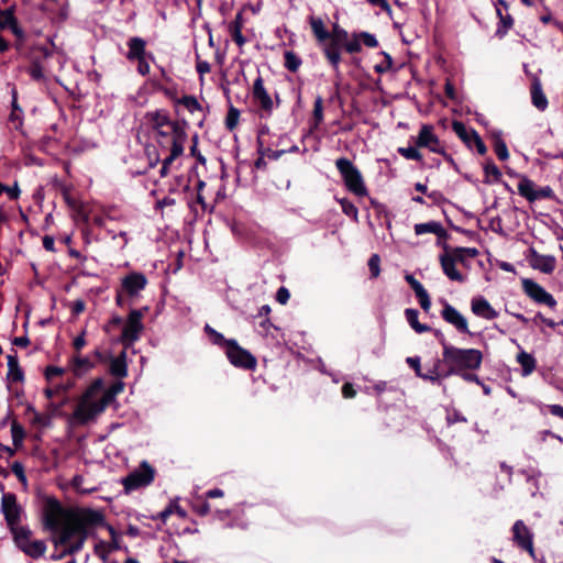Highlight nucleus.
<instances>
[{"label":"nucleus","instance_id":"obj_57","mask_svg":"<svg viewBox=\"0 0 563 563\" xmlns=\"http://www.w3.org/2000/svg\"><path fill=\"white\" fill-rule=\"evenodd\" d=\"M267 134H269L268 125L267 124H262L258 128V132H257V152L261 155H264V141H263V137L265 135H267Z\"/></svg>","mask_w":563,"mask_h":563},{"label":"nucleus","instance_id":"obj_37","mask_svg":"<svg viewBox=\"0 0 563 563\" xmlns=\"http://www.w3.org/2000/svg\"><path fill=\"white\" fill-rule=\"evenodd\" d=\"M352 41H356L361 47H362V44H364L366 47H371V48L378 46V41L375 37V35L371 34L368 32H364V31L353 32Z\"/></svg>","mask_w":563,"mask_h":563},{"label":"nucleus","instance_id":"obj_39","mask_svg":"<svg viewBox=\"0 0 563 563\" xmlns=\"http://www.w3.org/2000/svg\"><path fill=\"white\" fill-rule=\"evenodd\" d=\"M323 122V99L318 96L313 103L311 129H317Z\"/></svg>","mask_w":563,"mask_h":563},{"label":"nucleus","instance_id":"obj_2","mask_svg":"<svg viewBox=\"0 0 563 563\" xmlns=\"http://www.w3.org/2000/svg\"><path fill=\"white\" fill-rule=\"evenodd\" d=\"M443 346V362L448 365V369L443 373V377L460 374L464 371L478 369L483 362V353L477 349H460L448 344L445 339L441 340Z\"/></svg>","mask_w":563,"mask_h":563},{"label":"nucleus","instance_id":"obj_43","mask_svg":"<svg viewBox=\"0 0 563 563\" xmlns=\"http://www.w3.org/2000/svg\"><path fill=\"white\" fill-rule=\"evenodd\" d=\"M453 131L456 135L466 144L467 147L472 148V136L463 122L454 121L452 124Z\"/></svg>","mask_w":563,"mask_h":563},{"label":"nucleus","instance_id":"obj_49","mask_svg":"<svg viewBox=\"0 0 563 563\" xmlns=\"http://www.w3.org/2000/svg\"><path fill=\"white\" fill-rule=\"evenodd\" d=\"M340 205H341L343 213L346 214L347 217L352 218L355 222H357L358 210L355 207V205L347 199H342L340 201Z\"/></svg>","mask_w":563,"mask_h":563},{"label":"nucleus","instance_id":"obj_16","mask_svg":"<svg viewBox=\"0 0 563 563\" xmlns=\"http://www.w3.org/2000/svg\"><path fill=\"white\" fill-rule=\"evenodd\" d=\"M526 258L533 269L544 274H552L555 269L556 258L553 255H542L534 247H530Z\"/></svg>","mask_w":563,"mask_h":563},{"label":"nucleus","instance_id":"obj_15","mask_svg":"<svg viewBox=\"0 0 563 563\" xmlns=\"http://www.w3.org/2000/svg\"><path fill=\"white\" fill-rule=\"evenodd\" d=\"M143 313L141 310H132L129 314L126 323L123 327L121 339L124 343L131 344L140 338L143 330L141 319Z\"/></svg>","mask_w":563,"mask_h":563},{"label":"nucleus","instance_id":"obj_47","mask_svg":"<svg viewBox=\"0 0 563 563\" xmlns=\"http://www.w3.org/2000/svg\"><path fill=\"white\" fill-rule=\"evenodd\" d=\"M413 229H415V233L417 235H422L426 233L434 234V233H437V231L440 230V223L435 222V221H429L426 223H417Z\"/></svg>","mask_w":563,"mask_h":563},{"label":"nucleus","instance_id":"obj_53","mask_svg":"<svg viewBox=\"0 0 563 563\" xmlns=\"http://www.w3.org/2000/svg\"><path fill=\"white\" fill-rule=\"evenodd\" d=\"M471 136H472V146L474 145L476 147V151L479 155H485L487 152V147L483 140L481 139L479 134L474 130L471 129Z\"/></svg>","mask_w":563,"mask_h":563},{"label":"nucleus","instance_id":"obj_11","mask_svg":"<svg viewBox=\"0 0 563 563\" xmlns=\"http://www.w3.org/2000/svg\"><path fill=\"white\" fill-rule=\"evenodd\" d=\"M252 99L254 103L263 111V115L269 117L274 110V102L264 87V80L261 75L253 82Z\"/></svg>","mask_w":563,"mask_h":563},{"label":"nucleus","instance_id":"obj_63","mask_svg":"<svg viewBox=\"0 0 563 563\" xmlns=\"http://www.w3.org/2000/svg\"><path fill=\"white\" fill-rule=\"evenodd\" d=\"M289 298H290V292L286 287L282 286L280 288H278V290L276 292V300L280 305H286L288 302Z\"/></svg>","mask_w":563,"mask_h":563},{"label":"nucleus","instance_id":"obj_32","mask_svg":"<svg viewBox=\"0 0 563 563\" xmlns=\"http://www.w3.org/2000/svg\"><path fill=\"white\" fill-rule=\"evenodd\" d=\"M405 317L407 322L410 324V327L417 332V333H426L430 332L432 329L431 327L420 323L418 320L419 311L413 308H407L405 310Z\"/></svg>","mask_w":563,"mask_h":563},{"label":"nucleus","instance_id":"obj_4","mask_svg":"<svg viewBox=\"0 0 563 563\" xmlns=\"http://www.w3.org/2000/svg\"><path fill=\"white\" fill-rule=\"evenodd\" d=\"M341 49L349 54H357L361 52V46L356 41H352V34L334 23L330 31V37L322 47V53L335 71H339L342 62Z\"/></svg>","mask_w":563,"mask_h":563},{"label":"nucleus","instance_id":"obj_31","mask_svg":"<svg viewBox=\"0 0 563 563\" xmlns=\"http://www.w3.org/2000/svg\"><path fill=\"white\" fill-rule=\"evenodd\" d=\"M484 184L490 185L501 181V172L490 158L487 159L486 163L484 164Z\"/></svg>","mask_w":563,"mask_h":563},{"label":"nucleus","instance_id":"obj_23","mask_svg":"<svg viewBox=\"0 0 563 563\" xmlns=\"http://www.w3.org/2000/svg\"><path fill=\"white\" fill-rule=\"evenodd\" d=\"M531 101L532 104L540 111H544L548 108V98L542 89L541 80L538 77H533L531 88Z\"/></svg>","mask_w":563,"mask_h":563},{"label":"nucleus","instance_id":"obj_54","mask_svg":"<svg viewBox=\"0 0 563 563\" xmlns=\"http://www.w3.org/2000/svg\"><path fill=\"white\" fill-rule=\"evenodd\" d=\"M406 363L410 368L415 371V374L424 380L426 373L421 369V363L419 356H409L406 358Z\"/></svg>","mask_w":563,"mask_h":563},{"label":"nucleus","instance_id":"obj_50","mask_svg":"<svg viewBox=\"0 0 563 563\" xmlns=\"http://www.w3.org/2000/svg\"><path fill=\"white\" fill-rule=\"evenodd\" d=\"M397 152L406 159L422 161V154L417 147H398Z\"/></svg>","mask_w":563,"mask_h":563},{"label":"nucleus","instance_id":"obj_52","mask_svg":"<svg viewBox=\"0 0 563 563\" xmlns=\"http://www.w3.org/2000/svg\"><path fill=\"white\" fill-rule=\"evenodd\" d=\"M382 55L384 56L383 62H380L379 64H377L374 67L375 71L377 74H384V73L390 70L391 67H393V58H391V56L388 53H386V52H382Z\"/></svg>","mask_w":563,"mask_h":563},{"label":"nucleus","instance_id":"obj_17","mask_svg":"<svg viewBox=\"0 0 563 563\" xmlns=\"http://www.w3.org/2000/svg\"><path fill=\"white\" fill-rule=\"evenodd\" d=\"M441 317L444 321L455 327V329L461 333H468L467 320L449 302H444L443 309L441 311Z\"/></svg>","mask_w":563,"mask_h":563},{"label":"nucleus","instance_id":"obj_36","mask_svg":"<svg viewBox=\"0 0 563 563\" xmlns=\"http://www.w3.org/2000/svg\"><path fill=\"white\" fill-rule=\"evenodd\" d=\"M51 71V66H42L38 62H30L27 73L35 81H46L47 74Z\"/></svg>","mask_w":563,"mask_h":563},{"label":"nucleus","instance_id":"obj_48","mask_svg":"<svg viewBox=\"0 0 563 563\" xmlns=\"http://www.w3.org/2000/svg\"><path fill=\"white\" fill-rule=\"evenodd\" d=\"M11 435H12V442L14 446H19L22 444L23 439L25 437V432L23 427L18 423L16 421H13L11 424Z\"/></svg>","mask_w":563,"mask_h":563},{"label":"nucleus","instance_id":"obj_21","mask_svg":"<svg viewBox=\"0 0 563 563\" xmlns=\"http://www.w3.org/2000/svg\"><path fill=\"white\" fill-rule=\"evenodd\" d=\"M471 309L477 317L494 320L498 317V312L492 307L487 299L484 297H476L472 299Z\"/></svg>","mask_w":563,"mask_h":563},{"label":"nucleus","instance_id":"obj_45","mask_svg":"<svg viewBox=\"0 0 563 563\" xmlns=\"http://www.w3.org/2000/svg\"><path fill=\"white\" fill-rule=\"evenodd\" d=\"M240 119V110L232 104L229 107L227 117H225V128L232 132L239 124Z\"/></svg>","mask_w":563,"mask_h":563},{"label":"nucleus","instance_id":"obj_62","mask_svg":"<svg viewBox=\"0 0 563 563\" xmlns=\"http://www.w3.org/2000/svg\"><path fill=\"white\" fill-rule=\"evenodd\" d=\"M449 254L452 256L455 264L459 263L463 266H467V256L465 255V253H459L457 247L452 249L451 252H449Z\"/></svg>","mask_w":563,"mask_h":563},{"label":"nucleus","instance_id":"obj_61","mask_svg":"<svg viewBox=\"0 0 563 563\" xmlns=\"http://www.w3.org/2000/svg\"><path fill=\"white\" fill-rule=\"evenodd\" d=\"M11 471L12 473L18 477V479L25 484L26 483V476H25V473H24V466L22 465V463L15 461L12 465H11Z\"/></svg>","mask_w":563,"mask_h":563},{"label":"nucleus","instance_id":"obj_55","mask_svg":"<svg viewBox=\"0 0 563 563\" xmlns=\"http://www.w3.org/2000/svg\"><path fill=\"white\" fill-rule=\"evenodd\" d=\"M14 537V542L20 540H27L31 538V530L26 527H19V525L14 526V529H10Z\"/></svg>","mask_w":563,"mask_h":563},{"label":"nucleus","instance_id":"obj_25","mask_svg":"<svg viewBox=\"0 0 563 563\" xmlns=\"http://www.w3.org/2000/svg\"><path fill=\"white\" fill-rule=\"evenodd\" d=\"M8 361V373L7 380L9 383H20L24 380V373L19 365L18 355L14 352L13 354L7 355Z\"/></svg>","mask_w":563,"mask_h":563},{"label":"nucleus","instance_id":"obj_9","mask_svg":"<svg viewBox=\"0 0 563 563\" xmlns=\"http://www.w3.org/2000/svg\"><path fill=\"white\" fill-rule=\"evenodd\" d=\"M518 192L529 202H533L538 199H556V196L550 186L541 187L540 189L536 190L534 183L525 175L520 176Z\"/></svg>","mask_w":563,"mask_h":563},{"label":"nucleus","instance_id":"obj_28","mask_svg":"<svg viewBox=\"0 0 563 563\" xmlns=\"http://www.w3.org/2000/svg\"><path fill=\"white\" fill-rule=\"evenodd\" d=\"M145 41L141 37L134 36L128 41V54L129 60H135L145 56Z\"/></svg>","mask_w":563,"mask_h":563},{"label":"nucleus","instance_id":"obj_64","mask_svg":"<svg viewBox=\"0 0 563 563\" xmlns=\"http://www.w3.org/2000/svg\"><path fill=\"white\" fill-rule=\"evenodd\" d=\"M65 369L58 366H47L45 369V377L47 380H51L55 376L63 375Z\"/></svg>","mask_w":563,"mask_h":563},{"label":"nucleus","instance_id":"obj_13","mask_svg":"<svg viewBox=\"0 0 563 563\" xmlns=\"http://www.w3.org/2000/svg\"><path fill=\"white\" fill-rule=\"evenodd\" d=\"M1 511L10 529L20 523L22 509L16 503L14 494H3L1 498Z\"/></svg>","mask_w":563,"mask_h":563},{"label":"nucleus","instance_id":"obj_40","mask_svg":"<svg viewBox=\"0 0 563 563\" xmlns=\"http://www.w3.org/2000/svg\"><path fill=\"white\" fill-rule=\"evenodd\" d=\"M46 552V543L43 540H34L27 545L25 554L32 559H40Z\"/></svg>","mask_w":563,"mask_h":563},{"label":"nucleus","instance_id":"obj_12","mask_svg":"<svg viewBox=\"0 0 563 563\" xmlns=\"http://www.w3.org/2000/svg\"><path fill=\"white\" fill-rule=\"evenodd\" d=\"M89 393H87L82 399L76 407L74 411V418L78 420L81 423L88 422L90 419H92L98 413L102 412L106 402L103 400L101 401H89L88 400Z\"/></svg>","mask_w":563,"mask_h":563},{"label":"nucleus","instance_id":"obj_1","mask_svg":"<svg viewBox=\"0 0 563 563\" xmlns=\"http://www.w3.org/2000/svg\"><path fill=\"white\" fill-rule=\"evenodd\" d=\"M71 525H64L57 536H52L51 541L55 548L66 547V553L74 555L82 550L88 538V528L102 523L103 516L95 509L85 510L81 514L71 515Z\"/></svg>","mask_w":563,"mask_h":563},{"label":"nucleus","instance_id":"obj_56","mask_svg":"<svg viewBox=\"0 0 563 563\" xmlns=\"http://www.w3.org/2000/svg\"><path fill=\"white\" fill-rule=\"evenodd\" d=\"M405 279L409 284L411 289L415 291L416 297L427 291L422 284L418 279H416L411 274H407L405 276Z\"/></svg>","mask_w":563,"mask_h":563},{"label":"nucleus","instance_id":"obj_44","mask_svg":"<svg viewBox=\"0 0 563 563\" xmlns=\"http://www.w3.org/2000/svg\"><path fill=\"white\" fill-rule=\"evenodd\" d=\"M178 106H183L190 113H195L196 111L202 112L200 103L194 96H184L183 98L178 99Z\"/></svg>","mask_w":563,"mask_h":563},{"label":"nucleus","instance_id":"obj_3","mask_svg":"<svg viewBox=\"0 0 563 563\" xmlns=\"http://www.w3.org/2000/svg\"><path fill=\"white\" fill-rule=\"evenodd\" d=\"M89 508L66 509L62 503L53 497L46 496L41 508V521L43 529L52 536H57L64 525H71V515L81 514Z\"/></svg>","mask_w":563,"mask_h":563},{"label":"nucleus","instance_id":"obj_8","mask_svg":"<svg viewBox=\"0 0 563 563\" xmlns=\"http://www.w3.org/2000/svg\"><path fill=\"white\" fill-rule=\"evenodd\" d=\"M154 468L146 461H143L139 470L133 471L122 479V484L125 490L132 492L150 485L154 479Z\"/></svg>","mask_w":563,"mask_h":563},{"label":"nucleus","instance_id":"obj_18","mask_svg":"<svg viewBox=\"0 0 563 563\" xmlns=\"http://www.w3.org/2000/svg\"><path fill=\"white\" fill-rule=\"evenodd\" d=\"M443 249L445 252L439 256L443 274L451 280L463 283L465 280V276L456 269L454 260L449 254L450 246L444 243Z\"/></svg>","mask_w":563,"mask_h":563},{"label":"nucleus","instance_id":"obj_14","mask_svg":"<svg viewBox=\"0 0 563 563\" xmlns=\"http://www.w3.org/2000/svg\"><path fill=\"white\" fill-rule=\"evenodd\" d=\"M512 541L530 556L534 558L533 534L522 520H517L512 526Z\"/></svg>","mask_w":563,"mask_h":563},{"label":"nucleus","instance_id":"obj_10","mask_svg":"<svg viewBox=\"0 0 563 563\" xmlns=\"http://www.w3.org/2000/svg\"><path fill=\"white\" fill-rule=\"evenodd\" d=\"M521 286L523 292L534 302L545 305L554 309L558 305L555 298L548 292L541 285L530 278H522Z\"/></svg>","mask_w":563,"mask_h":563},{"label":"nucleus","instance_id":"obj_35","mask_svg":"<svg viewBox=\"0 0 563 563\" xmlns=\"http://www.w3.org/2000/svg\"><path fill=\"white\" fill-rule=\"evenodd\" d=\"M517 362L521 366L522 376H529L530 374H532L537 366L536 358L531 354H529L525 351H521L517 355Z\"/></svg>","mask_w":563,"mask_h":563},{"label":"nucleus","instance_id":"obj_22","mask_svg":"<svg viewBox=\"0 0 563 563\" xmlns=\"http://www.w3.org/2000/svg\"><path fill=\"white\" fill-rule=\"evenodd\" d=\"M212 512H213L214 518L218 519L219 521L224 522V527H227V528H235V527H238L240 529L247 528V523L243 520H240L236 517V515L234 514V511H232V510L216 508L212 510Z\"/></svg>","mask_w":563,"mask_h":563},{"label":"nucleus","instance_id":"obj_34","mask_svg":"<svg viewBox=\"0 0 563 563\" xmlns=\"http://www.w3.org/2000/svg\"><path fill=\"white\" fill-rule=\"evenodd\" d=\"M203 331L205 333L207 334L209 341L213 344V345H217L221 349H223L224 351L227 350V347L229 346V343L232 342L234 339H225L223 336L222 333L218 332L217 330H214L211 325L209 324H206L205 328H203Z\"/></svg>","mask_w":563,"mask_h":563},{"label":"nucleus","instance_id":"obj_20","mask_svg":"<svg viewBox=\"0 0 563 563\" xmlns=\"http://www.w3.org/2000/svg\"><path fill=\"white\" fill-rule=\"evenodd\" d=\"M417 147H426L432 152V148L443 147L440 143L439 137L433 133V126L430 124H423L416 139Z\"/></svg>","mask_w":563,"mask_h":563},{"label":"nucleus","instance_id":"obj_58","mask_svg":"<svg viewBox=\"0 0 563 563\" xmlns=\"http://www.w3.org/2000/svg\"><path fill=\"white\" fill-rule=\"evenodd\" d=\"M13 33V35L16 37L18 42L15 44L16 48L20 49L21 45L23 44L25 40V33L23 29L19 25L18 21L9 29Z\"/></svg>","mask_w":563,"mask_h":563},{"label":"nucleus","instance_id":"obj_42","mask_svg":"<svg viewBox=\"0 0 563 563\" xmlns=\"http://www.w3.org/2000/svg\"><path fill=\"white\" fill-rule=\"evenodd\" d=\"M284 59L285 67L291 73H296L302 63L301 58L292 51H286L284 53Z\"/></svg>","mask_w":563,"mask_h":563},{"label":"nucleus","instance_id":"obj_60","mask_svg":"<svg viewBox=\"0 0 563 563\" xmlns=\"http://www.w3.org/2000/svg\"><path fill=\"white\" fill-rule=\"evenodd\" d=\"M191 146H190V155L197 158V162L205 165L206 164V157L197 150L198 145V136L194 135L191 139Z\"/></svg>","mask_w":563,"mask_h":563},{"label":"nucleus","instance_id":"obj_46","mask_svg":"<svg viewBox=\"0 0 563 563\" xmlns=\"http://www.w3.org/2000/svg\"><path fill=\"white\" fill-rule=\"evenodd\" d=\"M494 151L497 155V157L500 161H507L509 158V151L507 147L506 142L500 137V135H495V142H494Z\"/></svg>","mask_w":563,"mask_h":563},{"label":"nucleus","instance_id":"obj_41","mask_svg":"<svg viewBox=\"0 0 563 563\" xmlns=\"http://www.w3.org/2000/svg\"><path fill=\"white\" fill-rule=\"evenodd\" d=\"M14 7L8 9H0V30L10 29L15 22Z\"/></svg>","mask_w":563,"mask_h":563},{"label":"nucleus","instance_id":"obj_5","mask_svg":"<svg viewBox=\"0 0 563 563\" xmlns=\"http://www.w3.org/2000/svg\"><path fill=\"white\" fill-rule=\"evenodd\" d=\"M154 132L162 137H167L169 147V155L164 159L161 168V175L164 176L167 173L169 164L176 159V122L169 120L166 113L155 112L152 115Z\"/></svg>","mask_w":563,"mask_h":563},{"label":"nucleus","instance_id":"obj_24","mask_svg":"<svg viewBox=\"0 0 563 563\" xmlns=\"http://www.w3.org/2000/svg\"><path fill=\"white\" fill-rule=\"evenodd\" d=\"M70 364L76 376H81L96 366V362L90 356H82L79 353L73 355Z\"/></svg>","mask_w":563,"mask_h":563},{"label":"nucleus","instance_id":"obj_6","mask_svg":"<svg viewBox=\"0 0 563 563\" xmlns=\"http://www.w3.org/2000/svg\"><path fill=\"white\" fill-rule=\"evenodd\" d=\"M335 167L350 192L358 197H365L368 195L363 176L352 161L346 157H340L335 161Z\"/></svg>","mask_w":563,"mask_h":563},{"label":"nucleus","instance_id":"obj_26","mask_svg":"<svg viewBox=\"0 0 563 563\" xmlns=\"http://www.w3.org/2000/svg\"><path fill=\"white\" fill-rule=\"evenodd\" d=\"M309 24L311 26V31L316 37L317 43L322 48L328 38L330 37V31L325 29L324 23L320 18L310 16Z\"/></svg>","mask_w":563,"mask_h":563},{"label":"nucleus","instance_id":"obj_59","mask_svg":"<svg viewBox=\"0 0 563 563\" xmlns=\"http://www.w3.org/2000/svg\"><path fill=\"white\" fill-rule=\"evenodd\" d=\"M194 510L199 516H206L210 512H212L211 505L207 500H199L194 504Z\"/></svg>","mask_w":563,"mask_h":563},{"label":"nucleus","instance_id":"obj_7","mask_svg":"<svg viewBox=\"0 0 563 563\" xmlns=\"http://www.w3.org/2000/svg\"><path fill=\"white\" fill-rule=\"evenodd\" d=\"M224 353L229 362L236 368L254 371L257 366L256 357L250 351L242 347L236 340L229 343Z\"/></svg>","mask_w":563,"mask_h":563},{"label":"nucleus","instance_id":"obj_38","mask_svg":"<svg viewBox=\"0 0 563 563\" xmlns=\"http://www.w3.org/2000/svg\"><path fill=\"white\" fill-rule=\"evenodd\" d=\"M443 358H437L433 363V366L426 373L424 380L431 382L432 384H440V379L444 378L443 373L445 371H441Z\"/></svg>","mask_w":563,"mask_h":563},{"label":"nucleus","instance_id":"obj_33","mask_svg":"<svg viewBox=\"0 0 563 563\" xmlns=\"http://www.w3.org/2000/svg\"><path fill=\"white\" fill-rule=\"evenodd\" d=\"M54 55V51L46 46H34L31 54L30 62H38L42 66H51L49 58Z\"/></svg>","mask_w":563,"mask_h":563},{"label":"nucleus","instance_id":"obj_27","mask_svg":"<svg viewBox=\"0 0 563 563\" xmlns=\"http://www.w3.org/2000/svg\"><path fill=\"white\" fill-rule=\"evenodd\" d=\"M110 374L118 378H123L128 375L126 353L122 351L120 355L112 357L110 361Z\"/></svg>","mask_w":563,"mask_h":563},{"label":"nucleus","instance_id":"obj_51","mask_svg":"<svg viewBox=\"0 0 563 563\" xmlns=\"http://www.w3.org/2000/svg\"><path fill=\"white\" fill-rule=\"evenodd\" d=\"M368 269L371 273V278H377L380 274V257L378 254H372L368 262Z\"/></svg>","mask_w":563,"mask_h":563},{"label":"nucleus","instance_id":"obj_19","mask_svg":"<svg viewBox=\"0 0 563 563\" xmlns=\"http://www.w3.org/2000/svg\"><path fill=\"white\" fill-rule=\"evenodd\" d=\"M146 284L147 279L144 274L133 272L122 279L121 287L129 296H136L145 288Z\"/></svg>","mask_w":563,"mask_h":563},{"label":"nucleus","instance_id":"obj_30","mask_svg":"<svg viewBox=\"0 0 563 563\" xmlns=\"http://www.w3.org/2000/svg\"><path fill=\"white\" fill-rule=\"evenodd\" d=\"M109 531L111 533V541L108 543L100 542L99 544L96 545V553L101 559H104L107 553H110L112 551H117L120 549L119 537L117 536V532L114 531V529L112 527H109Z\"/></svg>","mask_w":563,"mask_h":563},{"label":"nucleus","instance_id":"obj_29","mask_svg":"<svg viewBox=\"0 0 563 563\" xmlns=\"http://www.w3.org/2000/svg\"><path fill=\"white\" fill-rule=\"evenodd\" d=\"M243 14L238 12L234 20L229 25L232 40L241 47L246 43L245 36L242 34Z\"/></svg>","mask_w":563,"mask_h":563}]
</instances>
